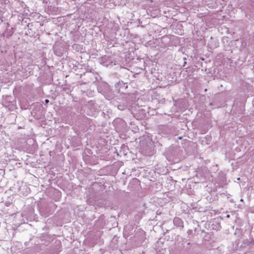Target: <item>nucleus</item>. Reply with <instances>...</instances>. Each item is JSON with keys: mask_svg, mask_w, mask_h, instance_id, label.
<instances>
[{"mask_svg": "<svg viewBox=\"0 0 254 254\" xmlns=\"http://www.w3.org/2000/svg\"><path fill=\"white\" fill-rule=\"evenodd\" d=\"M174 224L179 227H183V222L179 218H175L174 220Z\"/></svg>", "mask_w": 254, "mask_h": 254, "instance_id": "nucleus-1", "label": "nucleus"}, {"mask_svg": "<svg viewBox=\"0 0 254 254\" xmlns=\"http://www.w3.org/2000/svg\"><path fill=\"white\" fill-rule=\"evenodd\" d=\"M13 29H6L3 33V36L5 37H9L13 34Z\"/></svg>", "mask_w": 254, "mask_h": 254, "instance_id": "nucleus-2", "label": "nucleus"}, {"mask_svg": "<svg viewBox=\"0 0 254 254\" xmlns=\"http://www.w3.org/2000/svg\"><path fill=\"white\" fill-rule=\"evenodd\" d=\"M118 109L120 110H123L121 105L118 106Z\"/></svg>", "mask_w": 254, "mask_h": 254, "instance_id": "nucleus-3", "label": "nucleus"}, {"mask_svg": "<svg viewBox=\"0 0 254 254\" xmlns=\"http://www.w3.org/2000/svg\"><path fill=\"white\" fill-rule=\"evenodd\" d=\"M45 102L46 103H48L49 102V100L48 99H46Z\"/></svg>", "mask_w": 254, "mask_h": 254, "instance_id": "nucleus-4", "label": "nucleus"}, {"mask_svg": "<svg viewBox=\"0 0 254 254\" xmlns=\"http://www.w3.org/2000/svg\"><path fill=\"white\" fill-rule=\"evenodd\" d=\"M226 217H227V218H229V217H230V215H229V214L227 215Z\"/></svg>", "mask_w": 254, "mask_h": 254, "instance_id": "nucleus-5", "label": "nucleus"}]
</instances>
